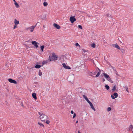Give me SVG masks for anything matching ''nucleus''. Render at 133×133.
<instances>
[{
  "label": "nucleus",
  "instance_id": "nucleus-1",
  "mask_svg": "<svg viewBox=\"0 0 133 133\" xmlns=\"http://www.w3.org/2000/svg\"><path fill=\"white\" fill-rule=\"evenodd\" d=\"M39 115H40V118L42 121L45 122V121L48 119V116L45 114L39 112H38Z\"/></svg>",
  "mask_w": 133,
  "mask_h": 133
},
{
  "label": "nucleus",
  "instance_id": "nucleus-2",
  "mask_svg": "<svg viewBox=\"0 0 133 133\" xmlns=\"http://www.w3.org/2000/svg\"><path fill=\"white\" fill-rule=\"evenodd\" d=\"M87 102L90 105L91 107V108L94 111H95V109L94 108L92 103L90 102L89 100Z\"/></svg>",
  "mask_w": 133,
  "mask_h": 133
},
{
  "label": "nucleus",
  "instance_id": "nucleus-3",
  "mask_svg": "<svg viewBox=\"0 0 133 133\" xmlns=\"http://www.w3.org/2000/svg\"><path fill=\"white\" fill-rule=\"evenodd\" d=\"M31 43L32 44L34 45L35 47L36 48L38 47V46L37 44H39L38 43L35 41H32L31 42Z\"/></svg>",
  "mask_w": 133,
  "mask_h": 133
},
{
  "label": "nucleus",
  "instance_id": "nucleus-4",
  "mask_svg": "<svg viewBox=\"0 0 133 133\" xmlns=\"http://www.w3.org/2000/svg\"><path fill=\"white\" fill-rule=\"evenodd\" d=\"M101 76L102 77L105 78L106 79L109 77V76L107 74L104 73L102 74Z\"/></svg>",
  "mask_w": 133,
  "mask_h": 133
},
{
  "label": "nucleus",
  "instance_id": "nucleus-5",
  "mask_svg": "<svg viewBox=\"0 0 133 133\" xmlns=\"http://www.w3.org/2000/svg\"><path fill=\"white\" fill-rule=\"evenodd\" d=\"M113 95V96L111 95V98L113 99H115V98H117L118 96L117 93L115 92L114 93Z\"/></svg>",
  "mask_w": 133,
  "mask_h": 133
},
{
  "label": "nucleus",
  "instance_id": "nucleus-6",
  "mask_svg": "<svg viewBox=\"0 0 133 133\" xmlns=\"http://www.w3.org/2000/svg\"><path fill=\"white\" fill-rule=\"evenodd\" d=\"M70 21L72 23L76 21V19L74 17L71 16L70 17Z\"/></svg>",
  "mask_w": 133,
  "mask_h": 133
},
{
  "label": "nucleus",
  "instance_id": "nucleus-7",
  "mask_svg": "<svg viewBox=\"0 0 133 133\" xmlns=\"http://www.w3.org/2000/svg\"><path fill=\"white\" fill-rule=\"evenodd\" d=\"M9 81L11 83H13L14 84H16L17 83V82L16 81L12 79L11 78H9L8 79Z\"/></svg>",
  "mask_w": 133,
  "mask_h": 133
},
{
  "label": "nucleus",
  "instance_id": "nucleus-8",
  "mask_svg": "<svg viewBox=\"0 0 133 133\" xmlns=\"http://www.w3.org/2000/svg\"><path fill=\"white\" fill-rule=\"evenodd\" d=\"M62 65L64 68L65 69H71L69 66H66L65 64L64 63L62 64Z\"/></svg>",
  "mask_w": 133,
  "mask_h": 133
},
{
  "label": "nucleus",
  "instance_id": "nucleus-9",
  "mask_svg": "<svg viewBox=\"0 0 133 133\" xmlns=\"http://www.w3.org/2000/svg\"><path fill=\"white\" fill-rule=\"evenodd\" d=\"M112 46L118 49H120V47L117 44H113Z\"/></svg>",
  "mask_w": 133,
  "mask_h": 133
},
{
  "label": "nucleus",
  "instance_id": "nucleus-10",
  "mask_svg": "<svg viewBox=\"0 0 133 133\" xmlns=\"http://www.w3.org/2000/svg\"><path fill=\"white\" fill-rule=\"evenodd\" d=\"M53 25L57 29H59L61 28V27L59 25L56 23H54L53 24Z\"/></svg>",
  "mask_w": 133,
  "mask_h": 133
},
{
  "label": "nucleus",
  "instance_id": "nucleus-11",
  "mask_svg": "<svg viewBox=\"0 0 133 133\" xmlns=\"http://www.w3.org/2000/svg\"><path fill=\"white\" fill-rule=\"evenodd\" d=\"M36 26H32L30 28H29L31 32H33L34 28Z\"/></svg>",
  "mask_w": 133,
  "mask_h": 133
},
{
  "label": "nucleus",
  "instance_id": "nucleus-12",
  "mask_svg": "<svg viewBox=\"0 0 133 133\" xmlns=\"http://www.w3.org/2000/svg\"><path fill=\"white\" fill-rule=\"evenodd\" d=\"M32 96L35 99H37L36 97V94L35 93H33L32 94Z\"/></svg>",
  "mask_w": 133,
  "mask_h": 133
},
{
  "label": "nucleus",
  "instance_id": "nucleus-13",
  "mask_svg": "<svg viewBox=\"0 0 133 133\" xmlns=\"http://www.w3.org/2000/svg\"><path fill=\"white\" fill-rule=\"evenodd\" d=\"M98 70H99V71L98 72L96 76L95 77H98L101 74V71H100V69L98 68Z\"/></svg>",
  "mask_w": 133,
  "mask_h": 133
},
{
  "label": "nucleus",
  "instance_id": "nucleus-14",
  "mask_svg": "<svg viewBox=\"0 0 133 133\" xmlns=\"http://www.w3.org/2000/svg\"><path fill=\"white\" fill-rule=\"evenodd\" d=\"M14 23L16 25H17L19 23V22L18 21H17L16 19H15L14 20Z\"/></svg>",
  "mask_w": 133,
  "mask_h": 133
},
{
  "label": "nucleus",
  "instance_id": "nucleus-15",
  "mask_svg": "<svg viewBox=\"0 0 133 133\" xmlns=\"http://www.w3.org/2000/svg\"><path fill=\"white\" fill-rule=\"evenodd\" d=\"M107 80L109 81L110 82L112 83H113V81L111 79V78L110 77H109L107 79Z\"/></svg>",
  "mask_w": 133,
  "mask_h": 133
},
{
  "label": "nucleus",
  "instance_id": "nucleus-16",
  "mask_svg": "<svg viewBox=\"0 0 133 133\" xmlns=\"http://www.w3.org/2000/svg\"><path fill=\"white\" fill-rule=\"evenodd\" d=\"M129 130L130 131H132V129H133V126L131 124L129 126Z\"/></svg>",
  "mask_w": 133,
  "mask_h": 133
},
{
  "label": "nucleus",
  "instance_id": "nucleus-17",
  "mask_svg": "<svg viewBox=\"0 0 133 133\" xmlns=\"http://www.w3.org/2000/svg\"><path fill=\"white\" fill-rule=\"evenodd\" d=\"M52 57L55 60H57V57L55 55H53L52 56Z\"/></svg>",
  "mask_w": 133,
  "mask_h": 133
},
{
  "label": "nucleus",
  "instance_id": "nucleus-18",
  "mask_svg": "<svg viewBox=\"0 0 133 133\" xmlns=\"http://www.w3.org/2000/svg\"><path fill=\"white\" fill-rule=\"evenodd\" d=\"M87 73L89 75L91 76L92 77H94V76H93L92 75V73L91 72L88 71H87Z\"/></svg>",
  "mask_w": 133,
  "mask_h": 133
},
{
  "label": "nucleus",
  "instance_id": "nucleus-19",
  "mask_svg": "<svg viewBox=\"0 0 133 133\" xmlns=\"http://www.w3.org/2000/svg\"><path fill=\"white\" fill-rule=\"evenodd\" d=\"M14 4H15V5L16 6L17 8H18L19 7V5L16 2H14Z\"/></svg>",
  "mask_w": 133,
  "mask_h": 133
},
{
  "label": "nucleus",
  "instance_id": "nucleus-20",
  "mask_svg": "<svg viewBox=\"0 0 133 133\" xmlns=\"http://www.w3.org/2000/svg\"><path fill=\"white\" fill-rule=\"evenodd\" d=\"M41 67V65H39L38 64H36V65L35 66V67L36 68H38V69L40 68Z\"/></svg>",
  "mask_w": 133,
  "mask_h": 133
},
{
  "label": "nucleus",
  "instance_id": "nucleus-21",
  "mask_svg": "<svg viewBox=\"0 0 133 133\" xmlns=\"http://www.w3.org/2000/svg\"><path fill=\"white\" fill-rule=\"evenodd\" d=\"M116 85L114 86L112 88V92H114L116 90Z\"/></svg>",
  "mask_w": 133,
  "mask_h": 133
},
{
  "label": "nucleus",
  "instance_id": "nucleus-22",
  "mask_svg": "<svg viewBox=\"0 0 133 133\" xmlns=\"http://www.w3.org/2000/svg\"><path fill=\"white\" fill-rule=\"evenodd\" d=\"M105 87L107 90H109L110 88L109 87L108 85H107L105 86Z\"/></svg>",
  "mask_w": 133,
  "mask_h": 133
},
{
  "label": "nucleus",
  "instance_id": "nucleus-23",
  "mask_svg": "<svg viewBox=\"0 0 133 133\" xmlns=\"http://www.w3.org/2000/svg\"><path fill=\"white\" fill-rule=\"evenodd\" d=\"M83 97L85 98V99L87 101H88L89 100L86 96L85 95H83Z\"/></svg>",
  "mask_w": 133,
  "mask_h": 133
},
{
  "label": "nucleus",
  "instance_id": "nucleus-24",
  "mask_svg": "<svg viewBox=\"0 0 133 133\" xmlns=\"http://www.w3.org/2000/svg\"><path fill=\"white\" fill-rule=\"evenodd\" d=\"M42 73L41 71L39 70V71L38 75L40 76H41L42 75Z\"/></svg>",
  "mask_w": 133,
  "mask_h": 133
},
{
  "label": "nucleus",
  "instance_id": "nucleus-25",
  "mask_svg": "<svg viewBox=\"0 0 133 133\" xmlns=\"http://www.w3.org/2000/svg\"><path fill=\"white\" fill-rule=\"evenodd\" d=\"M43 4L44 6H45L48 5V4L47 2H44L43 3Z\"/></svg>",
  "mask_w": 133,
  "mask_h": 133
},
{
  "label": "nucleus",
  "instance_id": "nucleus-26",
  "mask_svg": "<svg viewBox=\"0 0 133 133\" xmlns=\"http://www.w3.org/2000/svg\"><path fill=\"white\" fill-rule=\"evenodd\" d=\"M44 48V45H42L41 46V50L42 51H43Z\"/></svg>",
  "mask_w": 133,
  "mask_h": 133
},
{
  "label": "nucleus",
  "instance_id": "nucleus-27",
  "mask_svg": "<svg viewBox=\"0 0 133 133\" xmlns=\"http://www.w3.org/2000/svg\"><path fill=\"white\" fill-rule=\"evenodd\" d=\"M91 46L93 48H95L96 47L95 44V43H92L91 44Z\"/></svg>",
  "mask_w": 133,
  "mask_h": 133
},
{
  "label": "nucleus",
  "instance_id": "nucleus-28",
  "mask_svg": "<svg viewBox=\"0 0 133 133\" xmlns=\"http://www.w3.org/2000/svg\"><path fill=\"white\" fill-rule=\"evenodd\" d=\"M111 108L110 107H108L107 108V110L108 111H109L111 110Z\"/></svg>",
  "mask_w": 133,
  "mask_h": 133
},
{
  "label": "nucleus",
  "instance_id": "nucleus-29",
  "mask_svg": "<svg viewBox=\"0 0 133 133\" xmlns=\"http://www.w3.org/2000/svg\"><path fill=\"white\" fill-rule=\"evenodd\" d=\"M38 124L39 125H40L41 126H42V127H44V125H43V124H42V123H39V122H38Z\"/></svg>",
  "mask_w": 133,
  "mask_h": 133
},
{
  "label": "nucleus",
  "instance_id": "nucleus-30",
  "mask_svg": "<svg viewBox=\"0 0 133 133\" xmlns=\"http://www.w3.org/2000/svg\"><path fill=\"white\" fill-rule=\"evenodd\" d=\"M119 50H120L121 51L122 53H123L124 52V50L123 49H121L120 48V49Z\"/></svg>",
  "mask_w": 133,
  "mask_h": 133
},
{
  "label": "nucleus",
  "instance_id": "nucleus-31",
  "mask_svg": "<svg viewBox=\"0 0 133 133\" xmlns=\"http://www.w3.org/2000/svg\"><path fill=\"white\" fill-rule=\"evenodd\" d=\"M124 87L125 88V90L127 92H129L128 90V88L127 87L125 86V87Z\"/></svg>",
  "mask_w": 133,
  "mask_h": 133
},
{
  "label": "nucleus",
  "instance_id": "nucleus-32",
  "mask_svg": "<svg viewBox=\"0 0 133 133\" xmlns=\"http://www.w3.org/2000/svg\"><path fill=\"white\" fill-rule=\"evenodd\" d=\"M46 123L47 124H49L50 123V121L49 120H46Z\"/></svg>",
  "mask_w": 133,
  "mask_h": 133
},
{
  "label": "nucleus",
  "instance_id": "nucleus-33",
  "mask_svg": "<svg viewBox=\"0 0 133 133\" xmlns=\"http://www.w3.org/2000/svg\"><path fill=\"white\" fill-rule=\"evenodd\" d=\"M78 26L79 28H80L81 29H82V27L81 25H78Z\"/></svg>",
  "mask_w": 133,
  "mask_h": 133
},
{
  "label": "nucleus",
  "instance_id": "nucleus-34",
  "mask_svg": "<svg viewBox=\"0 0 133 133\" xmlns=\"http://www.w3.org/2000/svg\"><path fill=\"white\" fill-rule=\"evenodd\" d=\"M114 72L117 76H119V75L118 74V72L116 71H115Z\"/></svg>",
  "mask_w": 133,
  "mask_h": 133
},
{
  "label": "nucleus",
  "instance_id": "nucleus-35",
  "mask_svg": "<svg viewBox=\"0 0 133 133\" xmlns=\"http://www.w3.org/2000/svg\"><path fill=\"white\" fill-rule=\"evenodd\" d=\"M75 45L76 46H79V47H80V45H79V44L78 43H77Z\"/></svg>",
  "mask_w": 133,
  "mask_h": 133
},
{
  "label": "nucleus",
  "instance_id": "nucleus-36",
  "mask_svg": "<svg viewBox=\"0 0 133 133\" xmlns=\"http://www.w3.org/2000/svg\"><path fill=\"white\" fill-rule=\"evenodd\" d=\"M40 25V23L39 22H37V23L36 24V25L35 26H36L37 25Z\"/></svg>",
  "mask_w": 133,
  "mask_h": 133
},
{
  "label": "nucleus",
  "instance_id": "nucleus-37",
  "mask_svg": "<svg viewBox=\"0 0 133 133\" xmlns=\"http://www.w3.org/2000/svg\"><path fill=\"white\" fill-rule=\"evenodd\" d=\"M17 25H16L15 24L13 28L14 29H15L17 27Z\"/></svg>",
  "mask_w": 133,
  "mask_h": 133
},
{
  "label": "nucleus",
  "instance_id": "nucleus-38",
  "mask_svg": "<svg viewBox=\"0 0 133 133\" xmlns=\"http://www.w3.org/2000/svg\"><path fill=\"white\" fill-rule=\"evenodd\" d=\"M76 114L75 113H74V115L73 116V118H74L76 117Z\"/></svg>",
  "mask_w": 133,
  "mask_h": 133
},
{
  "label": "nucleus",
  "instance_id": "nucleus-39",
  "mask_svg": "<svg viewBox=\"0 0 133 133\" xmlns=\"http://www.w3.org/2000/svg\"><path fill=\"white\" fill-rule=\"evenodd\" d=\"M21 105L23 107H24V105L23 103L22 102L21 103Z\"/></svg>",
  "mask_w": 133,
  "mask_h": 133
},
{
  "label": "nucleus",
  "instance_id": "nucleus-40",
  "mask_svg": "<svg viewBox=\"0 0 133 133\" xmlns=\"http://www.w3.org/2000/svg\"><path fill=\"white\" fill-rule=\"evenodd\" d=\"M102 81L103 82H104L105 81V79L104 78H102Z\"/></svg>",
  "mask_w": 133,
  "mask_h": 133
},
{
  "label": "nucleus",
  "instance_id": "nucleus-41",
  "mask_svg": "<svg viewBox=\"0 0 133 133\" xmlns=\"http://www.w3.org/2000/svg\"><path fill=\"white\" fill-rule=\"evenodd\" d=\"M74 111L72 110H71V113L72 114H74Z\"/></svg>",
  "mask_w": 133,
  "mask_h": 133
},
{
  "label": "nucleus",
  "instance_id": "nucleus-42",
  "mask_svg": "<svg viewBox=\"0 0 133 133\" xmlns=\"http://www.w3.org/2000/svg\"><path fill=\"white\" fill-rule=\"evenodd\" d=\"M106 16H107L108 17L109 16V14H106Z\"/></svg>",
  "mask_w": 133,
  "mask_h": 133
},
{
  "label": "nucleus",
  "instance_id": "nucleus-43",
  "mask_svg": "<svg viewBox=\"0 0 133 133\" xmlns=\"http://www.w3.org/2000/svg\"><path fill=\"white\" fill-rule=\"evenodd\" d=\"M78 133H81V132H80V131H78Z\"/></svg>",
  "mask_w": 133,
  "mask_h": 133
},
{
  "label": "nucleus",
  "instance_id": "nucleus-44",
  "mask_svg": "<svg viewBox=\"0 0 133 133\" xmlns=\"http://www.w3.org/2000/svg\"><path fill=\"white\" fill-rule=\"evenodd\" d=\"M13 1L15 2H16L15 0H13Z\"/></svg>",
  "mask_w": 133,
  "mask_h": 133
},
{
  "label": "nucleus",
  "instance_id": "nucleus-45",
  "mask_svg": "<svg viewBox=\"0 0 133 133\" xmlns=\"http://www.w3.org/2000/svg\"><path fill=\"white\" fill-rule=\"evenodd\" d=\"M78 121H76V123H78Z\"/></svg>",
  "mask_w": 133,
  "mask_h": 133
},
{
  "label": "nucleus",
  "instance_id": "nucleus-46",
  "mask_svg": "<svg viewBox=\"0 0 133 133\" xmlns=\"http://www.w3.org/2000/svg\"><path fill=\"white\" fill-rule=\"evenodd\" d=\"M84 50H84L83 51H84V52H85V51H84Z\"/></svg>",
  "mask_w": 133,
  "mask_h": 133
},
{
  "label": "nucleus",
  "instance_id": "nucleus-47",
  "mask_svg": "<svg viewBox=\"0 0 133 133\" xmlns=\"http://www.w3.org/2000/svg\"><path fill=\"white\" fill-rule=\"evenodd\" d=\"M132 133H133V131H132Z\"/></svg>",
  "mask_w": 133,
  "mask_h": 133
},
{
  "label": "nucleus",
  "instance_id": "nucleus-48",
  "mask_svg": "<svg viewBox=\"0 0 133 133\" xmlns=\"http://www.w3.org/2000/svg\"><path fill=\"white\" fill-rule=\"evenodd\" d=\"M44 1H45L46 0H44Z\"/></svg>",
  "mask_w": 133,
  "mask_h": 133
}]
</instances>
